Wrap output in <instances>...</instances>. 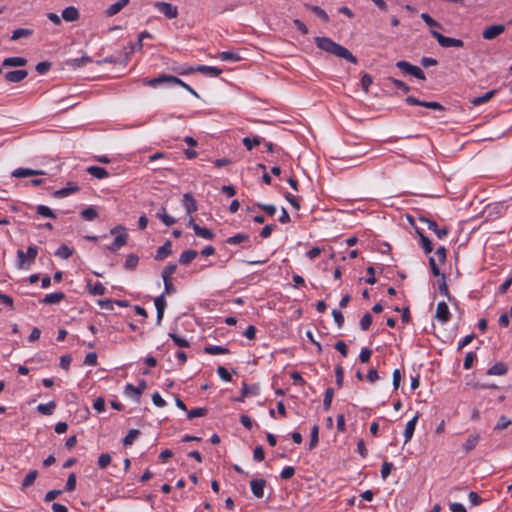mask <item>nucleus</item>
<instances>
[{"mask_svg":"<svg viewBox=\"0 0 512 512\" xmlns=\"http://www.w3.org/2000/svg\"><path fill=\"white\" fill-rule=\"evenodd\" d=\"M75 487H76V474L71 473L68 476V479H67V482L65 485V490L71 492L75 489Z\"/></svg>","mask_w":512,"mask_h":512,"instance_id":"e2e57ef3","label":"nucleus"},{"mask_svg":"<svg viewBox=\"0 0 512 512\" xmlns=\"http://www.w3.org/2000/svg\"><path fill=\"white\" fill-rule=\"evenodd\" d=\"M62 18L67 22H74L79 19V11L74 6L66 7L62 11Z\"/></svg>","mask_w":512,"mask_h":512,"instance_id":"4be33fe9","label":"nucleus"},{"mask_svg":"<svg viewBox=\"0 0 512 512\" xmlns=\"http://www.w3.org/2000/svg\"><path fill=\"white\" fill-rule=\"evenodd\" d=\"M392 468H393L392 463L384 461L381 466V477L383 479H386L390 475Z\"/></svg>","mask_w":512,"mask_h":512,"instance_id":"680f3d73","label":"nucleus"},{"mask_svg":"<svg viewBox=\"0 0 512 512\" xmlns=\"http://www.w3.org/2000/svg\"><path fill=\"white\" fill-rule=\"evenodd\" d=\"M183 205L188 215H191L198 209L196 200L191 193H185L183 195Z\"/></svg>","mask_w":512,"mask_h":512,"instance_id":"dca6fc26","label":"nucleus"},{"mask_svg":"<svg viewBox=\"0 0 512 512\" xmlns=\"http://www.w3.org/2000/svg\"><path fill=\"white\" fill-rule=\"evenodd\" d=\"M511 424V420L506 416H501L495 426L496 430H504Z\"/></svg>","mask_w":512,"mask_h":512,"instance_id":"4d7b16f0","label":"nucleus"},{"mask_svg":"<svg viewBox=\"0 0 512 512\" xmlns=\"http://www.w3.org/2000/svg\"><path fill=\"white\" fill-rule=\"evenodd\" d=\"M504 31L505 26L503 24L491 25L482 32V37L485 40H492L501 35Z\"/></svg>","mask_w":512,"mask_h":512,"instance_id":"1a4fd4ad","label":"nucleus"},{"mask_svg":"<svg viewBox=\"0 0 512 512\" xmlns=\"http://www.w3.org/2000/svg\"><path fill=\"white\" fill-rule=\"evenodd\" d=\"M193 230L198 237H201V238H204L207 240H212L215 236L214 233L210 229H208L206 227H201L198 224H193Z\"/></svg>","mask_w":512,"mask_h":512,"instance_id":"bb28decb","label":"nucleus"},{"mask_svg":"<svg viewBox=\"0 0 512 512\" xmlns=\"http://www.w3.org/2000/svg\"><path fill=\"white\" fill-rule=\"evenodd\" d=\"M318 435H319V426L314 425L311 429L310 442H309V446H308L309 450H312L317 446L318 440H319Z\"/></svg>","mask_w":512,"mask_h":512,"instance_id":"ea45409f","label":"nucleus"},{"mask_svg":"<svg viewBox=\"0 0 512 512\" xmlns=\"http://www.w3.org/2000/svg\"><path fill=\"white\" fill-rule=\"evenodd\" d=\"M336 384L340 388L343 385L344 371L341 364H337L335 367Z\"/></svg>","mask_w":512,"mask_h":512,"instance_id":"3c124183","label":"nucleus"},{"mask_svg":"<svg viewBox=\"0 0 512 512\" xmlns=\"http://www.w3.org/2000/svg\"><path fill=\"white\" fill-rule=\"evenodd\" d=\"M55 406V403L51 401L47 404H39L37 410L43 415H51L53 413Z\"/></svg>","mask_w":512,"mask_h":512,"instance_id":"49530a36","label":"nucleus"},{"mask_svg":"<svg viewBox=\"0 0 512 512\" xmlns=\"http://www.w3.org/2000/svg\"><path fill=\"white\" fill-rule=\"evenodd\" d=\"M79 190H80V187L77 184L69 182L66 187L56 190L53 193V196L55 198H63L72 193L78 192Z\"/></svg>","mask_w":512,"mask_h":512,"instance_id":"4468645a","label":"nucleus"},{"mask_svg":"<svg viewBox=\"0 0 512 512\" xmlns=\"http://www.w3.org/2000/svg\"><path fill=\"white\" fill-rule=\"evenodd\" d=\"M430 33L437 40L438 44L444 48H460L464 46V42L461 39L446 37L436 30H431Z\"/></svg>","mask_w":512,"mask_h":512,"instance_id":"20e7f679","label":"nucleus"},{"mask_svg":"<svg viewBox=\"0 0 512 512\" xmlns=\"http://www.w3.org/2000/svg\"><path fill=\"white\" fill-rule=\"evenodd\" d=\"M436 318L442 323H446L450 319L448 305L443 301L439 302L437 305Z\"/></svg>","mask_w":512,"mask_h":512,"instance_id":"2eb2a0df","label":"nucleus"},{"mask_svg":"<svg viewBox=\"0 0 512 512\" xmlns=\"http://www.w3.org/2000/svg\"><path fill=\"white\" fill-rule=\"evenodd\" d=\"M171 246V241L167 240L163 246L157 249L155 259L164 260L166 257H168L172 253Z\"/></svg>","mask_w":512,"mask_h":512,"instance_id":"b1692460","label":"nucleus"},{"mask_svg":"<svg viewBox=\"0 0 512 512\" xmlns=\"http://www.w3.org/2000/svg\"><path fill=\"white\" fill-rule=\"evenodd\" d=\"M405 101L409 105H418V106H422V107L433 109V110H441V111L444 110V107L439 102L421 101V100H418L414 96H408Z\"/></svg>","mask_w":512,"mask_h":512,"instance_id":"0eeeda50","label":"nucleus"},{"mask_svg":"<svg viewBox=\"0 0 512 512\" xmlns=\"http://www.w3.org/2000/svg\"><path fill=\"white\" fill-rule=\"evenodd\" d=\"M81 216L86 221H93L98 217V212L94 207H88L81 211Z\"/></svg>","mask_w":512,"mask_h":512,"instance_id":"79ce46f5","label":"nucleus"},{"mask_svg":"<svg viewBox=\"0 0 512 512\" xmlns=\"http://www.w3.org/2000/svg\"><path fill=\"white\" fill-rule=\"evenodd\" d=\"M27 64V59L23 57H8L2 62L3 67H22Z\"/></svg>","mask_w":512,"mask_h":512,"instance_id":"aec40b11","label":"nucleus"},{"mask_svg":"<svg viewBox=\"0 0 512 512\" xmlns=\"http://www.w3.org/2000/svg\"><path fill=\"white\" fill-rule=\"evenodd\" d=\"M155 308L157 310V323L159 324L163 318L164 310L166 307V301L164 295H160L154 300Z\"/></svg>","mask_w":512,"mask_h":512,"instance_id":"412c9836","label":"nucleus"},{"mask_svg":"<svg viewBox=\"0 0 512 512\" xmlns=\"http://www.w3.org/2000/svg\"><path fill=\"white\" fill-rule=\"evenodd\" d=\"M147 384L145 380H141L138 386L133 384H127L125 386V394L131 398H134L137 402H140L142 393L146 390Z\"/></svg>","mask_w":512,"mask_h":512,"instance_id":"39448f33","label":"nucleus"},{"mask_svg":"<svg viewBox=\"0 0 512 512\" xmlns=\"http://www.w3.org/2000/svg\"><path fill=\"white\" fill-rule=\"evenodd\" d=\"M38 476V471L37 470H31L24 478L23 482H22V489L25 490L27 489L28 487L32 486L34 481L36 480Z\"/></svg>","mask_w":512,"mask_h":512,"instance_id":"58836bf2","label":"nucleus"},{"mask_svg":"<svg viewBox=\"0 0 512 512\" xmlns=\"http://www.w3.org/2000/svg\"><path fill=\"white\" fill-rule=\"evenodd\" d=\"M130 0H118L110 5L104 12L106 17H112L118 14L123 8L129 4Z\"/></svg>","mask_w":512,"mask_h":512,"instance_id":"f8f14e48","label":"nucleus"},{"mask_svg":"<svg viewBox=\"0 0 512 512\" xmlns=\"http://www.w3.org/2000/svg\"><path fill=\"white\" fill-rule=\"evenodd\" d=\"M111 460L112 458L109 453L100 454L97 461L98 467L100 469H106L110 465Z\"/></svg>","mask_w":512,"mask_h":512,"instance_id":"c03bdc74","label":"nucleus"},{"mask_svg":"<svg viewBox=\"0 0 512 512\" xmlns=\"http://www.w3.org/2000/svg\"><path fill=\"white\" fill-rule=\"evenodd\" d=\"M265 452L262 446H257L253 452V458L255 461L261 462L264 460Z\"/></svg>","mask_w":512,"mask_h":512,"instance_id":"338daca9","label":"nucleus"},{"mask_svg":"<svg viewBox=\"0 0 512 512\" xmlns=\"http://www.w3.org/2000/svg\"><path fill=\"white\" fill-rule=\"evenodd\" d=\"M86 171L92 175L93 177L97 178V179H104V178H107L109 177V172L103 168V167H99V166H89Z\"/></svg>","mask_w":512,"mask_h":512,"instance_id":"a878e982","label":"nucleus"},{"mask_svg":"<svg viewBox=\"0 0 512 512\" xmlns=\"http://www.w3.org/2000/svg\"><path fill=\"white\" fill-rule=\"evenodd\" d=\"M175 80L176 81H173L172 84H176V85H179L181 87H183L184 89H186L189 93H191L192 95H194L196 98L199 97L198 93L191 87L189 86L188 84H186L185 82H183L180 78L176 77L175 76Z\"/></svg>","mask_w":512,"mask_h":512,"instance_id":"864d4df0","label":"nucleus"},{"mask_svg":"<svg viewBox=\"0 0 512 512\" xmlns=\"http://www.w3.org/2000/svg\"><path fill=\"white\" fill-rule=\"evenodd\" d=\"M419 417H420V415H419V413H417L410 421L407 422L405 431H404V436H405L404 443L405 444L411 440Z\"/></svg>","mask_w":512,"mask_h":512,"instance_id":"f3484780","label":"nucleus"},{"mask_svg":"<svg viewBox=\"0 0 512 512\" xmlns=\"http://www.w3.org/2000/svg\"><path fill=\"white\" fill-rule=\"evenodd\" d=\"M197 255H198V252L196 250H192V249L185 250L180 255L179 262L182 265H188L197 257Z\"/></svg>","mask_w":512,"mask_h":512,"instance_id":"c85d7f7f","label":"nucleus"},{"mask_svg":"<svg viewBox=\"0 0 512 512\" xmlns=\"http://www.w3.org/2000/svg\"><path fill=\"white\" fill-rule=\"evenodd\" d=\"M266 481L264 479H254L250 482V487L253 495L257 498L264 496V488Z\"/></svg>","mask_w":512,"mask_h":512,"instance_id":"ddd939ff","label":"nucleus"},{"mask_svg":"<svg viewBox=\"0 0 512 512\" xmlns=\"http://www.w3.org/2000/svg\"><path fill=\"white\" fill-rule=\"evenodd\" d=\"M218 57L222 61H239L240 56L237 53L231 52V51H223L219 53Z\"/></svg>","mask_w":512,"mask_h":512,"instance_id":"a18cd8bd","label":"nucleus"},{"mask_svg":"<svg viewBox=\"0 0 512 512\" xmlns=\"http://www.w3.org/2000/svg\"><path fill=\"white\" fill-rule=\"evenodd\" d=\"M305 7L319 17L323 22L329 21L328 14L319 6L305 4Z\"/></svg>","mask_w":512,"mask_h":512,"instance_id":"72a5a7b5","label":"nucleus"},{"mask_svg":"<svg viewBox=\"0 0 512 512\" xmlns=\"http://www.w3.org/2000/svg\"><path fill=\"white\" fill-rule=\"evenodd\" d=\"M333 395H334V390L332 388H328L325 392L324 399H323V407L325 410H328L331 407Z\"/></svg>","mask_w":512,"mask_h":512,"instance_id":"8fccbe9b","label":"nucleus"},{"mask_svg":"<svg viewBox=\"0 0 512 512\" xmlns=\"http://www.w3.org/2000/svg\"><path fill=\"white\" fill-rule=\"evenodd\" d=\"M34 31L32 29L27 28H18L15 29L11 35V40L15 41L20 38H27L33 35Z\"/></svg>","mask_w":512,"mask_h":512,"instance_id":"473e14b6","label":"nucleus"},{"mask_svg":"<svg viewBox=\"0 0 512 512\" xmlns=\"http://www.w3.org/2000/svg\"><path fill=\"white\" fill-rule=\"evenodd\" d=\"M317 47L336 57L343 58L352 64L357 63V58L344 46L334 42L328 37H315Z\"/></svg>","mask_w":512,"mask_h":512,"instance_id":"f257e3e1","label":"nucleus"},{"mask_svg":"<svg viewBox=\"0 0 512 512\" xmlns=\"http://www.w3.org/2000/svg\"><path fill=\"white\" fill-rule=\"evenodd\" d=\"M140 431L137 429H131L128 434L123 439V445L128 446L131 445L134 440L138 437Z\"/></svg>","mask_w":512,"mask_h":512,"instance_id":"de8ad7c7","label":"nucleus"},{"mask_svg":"<svg viewBox=\"0 0 512 512\" xmlns=\"http://www.w3.org/2000/svg\"><path fill=\"white\" fill-rule=\"evenodd\" d=\"M207 414V409L206 408H203V407H199V408H195V409H192L190 411H188L187 413V417L188 419H194L196 417H203Z\"/></svg>","mask_w":512,"mask_h":512,"instance_id":"09e8293b","label":"nucleus"},{"mask_svg":"<svg viewBox=\"0 0 512 512\" xmlns=\"http://www.w3.org/2000/svg\"><path fill=\"white\" fill-rule=\"evenodd\" d=\"M217 373L219 375V377L225 381V382H230L232 381V376H231V373L223 366H219L217 368Z\"/></svg>","mask_w":512,"mask_h":512,"instance_id":"603ef678","label":"nucleus"},{"mask_svg":"<svg viewBox=\"0 0 512 512\" xmlns=\"http://www.w3.org/2000/svg\"><path fill=\"white\" fill-rule=\"evenodd\" d=\"M171 339L173 340L174 344L179 347V348H189V342L187 339H185L184 337L178 335V334H175V333H171L169 334Z\"/></svg>","mask_w":512,"mask_h":512,"instance_id":"37998d69","label":"nucleus"},{"mask_svg":"<svg viewBox=\"0 0 512 512\" xmlns=\"http://www.w3.org/2000/svg\"><path fill=\"white\" fill-rule=\"evenodd\" d=\"M373 83V79L371 77V75L365 73L362 77H361V86H362V89L367 93L369 91V87L371 86V84Z\"/></svg>","mask_w":512,"mask_h":512,"instance_id":"6e6d98bb","label":"nucleus"},{"mask_svg":"<svg viewBox=\"0 0 512 512\" xmlns=\"http://www.w3.org/2000/svg\"><path fill=\"white\" fill-rule=\"evenodd\" d=\"M496 93V90H490L488 92H486L484 95L482 96H479V97H475L471 100V103L474 105V106H479L487 101H489Z\"/></svg>","mask_w":512,"mask_h":512,"instance_id":"f704fd0d","label":"nucleus"},{"mask_svg":"<svg viewBox=\"0 0 512 512\" xmlns=\"http://www.w3.org/2000/svg\"><path fill=\"white\" fill-rule=\"evenodd\" d=\"M141 81L144 85L156 87L157 85L164 83L172 84V82L176 80L175 76L163 74L153 79L143 78Z\"/></svg>","mask_w":512,"mask_h":512,"instance_id":"9d476101","label":"nucleus"},{"mask_svg":"<svg viewBox=\"0 0 512 512\" xmlns=\"http://www.w3.org/2000/svg\"><path fill=\"white\" fill-rule=\"evenodd\" d=\"M295 474V469L292 466H287L281 471V478L284 480H288L293 477Z\"/></svg>","mask_w":512,"mask_h":512,"instance_id":"774afa93","label":"nucleus"},{"mask_svg":"<svg viewBox=\"0 0 512 512\" xmlns=\"http://www.w3.org/2000/svg\"><path fill=\"white\" fill-rule=\"evenodd\" d=\"M263 138L256 136L254 138L245 137L242 140L243 145L246 147L247 150H252L255 146H258L262 143Z\"/></svg>","mask_w":512,"mask_h":512,"instance_id":"e433bc0d","label":"nucleus"},{"mask_svg":"<svg viewBox=\"0 0 512 512\" xmlns=\"http://www.w3.org/2000/svg\"><path fill=\"white\" fill-rule=\"evenodd\" d=\"M44 174H45V172L42 170H33V169H28V168H18L12 172V176L16 177V178H24V177H28V176L44 175Z\"/></svg>","mask_w":512,"mask_h":512,"instance_id":"a211bd4d","label":"nucleus"},{"mask_svg":"<svg viewBox=\"0 0 512 512\" xmlns=\"http://www.w3.org/2000/svg\"><path fill=\"white\" fill-rule=\"evenodd\" d=\"M156 217L159 218L166 226H172L176 223V219L167 214L164 206L158 210Z\"/></svg>","mask_w":512,"mask_h":512,"instance_id":"c756f323","label":"nucleus"},{"mask_svg":"<svg viewBox=\"0 0 512 512\" xmlns=\"http://www.w3.org/2000/svg\"><path fill=\"white\" fill-rule=\"evenodd\" d=\"M421 18L430 27H441L440 23L434 20L428 13H422Z\"/></svg>","mask_w":512,"mask_h":512,"instance_id":"13d9d810","label":"nucleus"},{"mask_svg":"<svg viewBox=\"0 0 512 512\" xmlns=\"http://www.w3.org/2000/svg\"><path fill=\"white\" fill-rule=\"evenodd\" d=\"M415 230H416L417 235L419 236L420 244H421L424 252L426 254L431 253L433 251V244L430 241V239L427 236H425L420 229L416 228Z\"/></svg>","mask_w":512,"mask_h":512,"instance_id":"5701e85b","label":"nucleus"},{"mask_svg":"<svg viewBox=\"0 0 512 512\" xmlns=\"http://www.w3.org/2000/svg\"><path fill=\"white\" fill-rule=\"evenodd\" d=\"M36 212H37V214H39L42 217L52 218V219L56 218L55 213L48 206H45V205L36 206Z\"/></svg>","mask_w":512,"mask_h":512,"instance_id":"a19ab883","label":"nucleus"},{"mask_svg":"<svg viewBox=\"0 0 512 512\" xmlns=\"http://www.w3.org/2000/svg\"><path fill=\"white\" fill-rule=\"evenodd\" d=\"M112 235H116L113 243L107 247L111 252H117L121 247L126 245L128 240V234L126 228L122 225H118L110 230Z\"/></svg>","mask_w":512,"mask_h":512,"instance_id":"7ed1b4c3","label":"nucleus"},{"mask_svg":"<svg viewBox=\"0 0 512 512\" xmlns=\"http://www.w3.org/2000/svg\"><path fill=\"white\" fill-rule=\"evenodd\" d=\"M28 75L27 70H14L5 73V80L10 83H19Z\"/></svg>","mask_w":512,"mask_h":512,"instance_id":"9b49d317","label":"nucleus"},{"mask_svg":"<svg viewBox=\"0 0 512 512\" xmlns=\"http://www.w3.org/2000/svg\"><path fill=\"white\" fill-rule=\"evenodd\" d=\"M418 219H419V221L426 223L428 229L433 231L439 239L445 238L450 232L448 227L445 226V227L439 228L437 223L434 220H430V219L426 218L425 216H419Z\"/></svg>","mask_w":512,"mask_h":512,"instance_id":"423d86ee","label":"nucleus"},{"mask_svg":"<svg viewBox=\"0 0 512 512\" xmlns=\"http://www.w3.org/2000/svg\"><path fill=\"white\" fill-rule=\"evenodd\" d=\"M138 262H139V257L136 254L131 253V254L127 255V257H126V260L124 263V268L126 270H134L137 267Z\"/></svg>","mask_w":512,"mask_h":512,"instance_id":"c9c22d12","label":"nucleus"},{"mask_svg":"<svg viewBox=\"0 0 512 512\" xmlns=\"http://www.w3.org/2000/svg\"><path fill=\"white\" fill-rule=\"evenodd\" d=\"M396 67L405 73L411 74V69L413 65L405 60H400L396 63Z\"/></svg>","mask_w":512,"mask_h":512,"instance_id":"69168bd1","label":"nucleus"},{"mask_svg":"<svg viewBox=\"0 0 512 512\" xmlns=\"http://www.w3.org/2000/svg\"><path fill=\"white\" fill-rule=\"evenodd\" d=\"M65 297L66 296L63 292H54L51 294H47L40 302L47 305L57 304L64 300Z\"/></svg>","mask_w":512,"mask_h":512,"instance_id":"6ab92c4d","label":"nucleus"},{"mask_svg":"<svg viewBox=\"0 0 512 512\" xmlns=\"http://www.w3.org/2000/svg\"><path fill=\"white\" fill-rule=\"evenodd\" d=\"M507 371H508L507 365L503 362H498L488 369L487 374L501 376V375L506 374Z\"/></svg>","mask_w":512,"mask_h":512,"instance_id":"cd10ccee","label":"nucleus"},{"mask_svg":"<svg viewBox=\"0 0 512 512\" xmlns=\"http://www.w3.org/2000/svg\"><path fill=\"white\" fill-rule=\"evenodd\" d=\"M154 6L160 10L167 18L173 19L178 16V8L167 2H155Z\"/></svg>","mask_w":512,"mask_h":512,"instance_id":"6e6552de","label":"nucleus"},{"mask_svg":"<svg viewBox=\"0 0 512 512\" xmlns=\"http://www.w3.org/2000/svg\"><path fill=\"white\" fill-rule=\"evenodd\" d=\"M479 439H480V437L478 434L470 435L468 437V439L466 440V442L463 444V450L466 453L471 452L477 446Z\"/></svg>","mask_w":512,"mask_h":512,"instance_id":"2f4dec72","label":"nucleus"},{"mask_svg":"<svg viewBox=\"0 0 512 512\" xmlns=\"http://www.w3.org/2000/svg\"><path fill=\"white\" fill-rule=\"evenodd\" d=\"M249 240H250V236L248 234L238 233V234H235L234 236L227 238L226 243L230 244V245H237V244H241L244 242H248Z\"/></svg>","mask_w":512,"mask_h":512,"instance_id":"7c9ffc66","label":"nucleus"},{"mask_svg":"<svg viewBox=\"0 0 512 512\" xmlns=\"http://www.w3.org/2000/svg\"><path fill=\"white\" fill-rule=\"evenodd\" d=\"M74 250L65 244H62L55 252V255L62 258L68 259L73 255Z\"/></svg>","mask_w":512,"mask_h":512,"instance_id":"4c0bfd02","label":"nucleus"},{"mask_svg":"<svg viewBox=\"0 0 512 512\" xmlns=\"http://www.w3.org/2000/svg\"><path fill=\"white\" fill-rule=\"evenodd\" d=\"M176 269H177L176 264L167 265L162 271V278L163 279L171 278V275L176 271Z\"/></svg>","mask_w":512,"mask_h":512,"instance_id":"0e129e2a","label":"nucleus"},{"mask_svg":"<svg viewBox=\"0 0 512 512\" xmlns=\"http://www.w3.org/2000/svg\"><path fill=\"white\" fill-rule=\"evenodd\" d=\"M257 207L267 213L269 216H274L276 213V207L272 204H257Z\"/></svg>","mask_w":512,"mask_h":512,"instance_id":"052dcab7","label":"nucleus"},{"mask_svg":"<svg viewBox=\"0 0 512 512\" xmlns=\"http://www.w3.org/2000/svg\"><path fill=\"white\" fill-rule=\"evenodd\" d=\"M372 323V316L370 313H366L360 320V328L364 331L368 330Z\"/></svg>","mask_w":512,"mask_h":512,"instance_id":"5fc2aeb1","label":"nucleus"},{"mask_svg":"<svg viewBox=\"0 0 512 512\" xmlns=\"http://www.w3.org/2000/svg\"><path fill=\"white\" fill-rule=\"evenodd\" d=\"M195 71L206 74L212 77H217L222 73V70L214 66L199 65L195 68Z\"/></svg>","mask_w":512,"mask_h":512,"instance_id":"393cba45","label":"nucleus"},{"mask_svg":"<svg viewBox=\"0 0 512 512\" xmlns=\"http://www.w3.org/2000/svg\"><path fill=\"white\" fill-rule=\"evenodd\" d=\"M38 254V248L35 245H31L27 248L25 253L23 250L17 251V266L19 269H28Z\"/></svg>","mask_w":512,"mask_h":512,"instance_id":"f03ea898","label":"nucleus"},{"mask_svg":"<svg viewBox=\"0 0 512 512\" xmlns=\"http://www.w3.org/2000/svg\"><path fill=\"white\" fill-rule=\"evenodd\" d=\"M91 62H92V59L87 55H83L80 58H75L72 60V64L75 67H81V66H84L85 64L91 63Z\"/></svg>","mask_w":512,"mask_h":512,"instance_id":"bf43d9fd","label":"nucleus"}]
</instances>
